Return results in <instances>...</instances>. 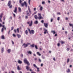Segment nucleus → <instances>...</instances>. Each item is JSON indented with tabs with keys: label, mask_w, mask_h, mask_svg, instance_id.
Instances as JSON below:
<instances>
[{
	"label": "nucleus",
	"mask_w": 73,
	"mask_h": 73,
	"mask_svg": "<svg viewBox=\"0 0 73 73\" xmlns=\"http://www.w3.org/2000/svg\"><path fill=\"white\" fill-rule=\"evenodd\" d=\"M38 23V22L37 21H36L34 22V24H37Z\"/></svg>",
	"instance_id": "obj_14"
},
{
	"label": "nucleus",
	"mask_w": 73,
	"mask_h": 73,
	"mask_svg": "<svg viewBox=\"0 0 73 73\" xmlns=\"http://www.w3.org/2000/svg\"><path fill=\"white\" fill-rule=\"evenodd\" d=\"M31 73H36L35 72H32Z\"/></svg>",
	"instance_id": "obj_64"
},
{
	"label": "nucleus",
	"mask_w": 73,
	"mask_h": 73,
	"mask_svg": "<svg viewBox=\"0 0 73 73\" xmlns=\"http://www.w3.org/2000/svg\"><path fill=\"white\" fill-rule=\"evenodd\" d=\"M17 68L18 70H20V68L19 66H17Z\"/></svg>",
	"instance_id": "obj_22"
},
{
	"label": "nucleus",
	"mask_w": 73,
	"mask_h": 73,
	"mask_svg": "<svg viewBox=\"0 0 73 73\" xmlns=\"http://www.w3.org/2000/svg\"><path fill=\"white\" fill-rule=\"evenodd\" d=\"M46 33H47V34H48V31H44V34H46Z\"/></svg>",
	"instance_id": "obj_28"
},
{
	"label": "nucleus",
	"mask_w": 73,
	"mask_h": 73,
	"mask_svg": "<svg viewBox=\"0 0 73 73\" xmlns=\"http://www.w3.org/2000/svg\"><path fill=\"white\" fill-rule=\"evenodd\" d=\"M31 0H28V3H29V5H30V3L31 2Z\"/></svg>",
	"instance_id": "obj_38"
},
{
	"label": "nucleus",
	"mask_w": 73,
	"mask_h": 73,
	"mask_svg": "<svg viewBox=\"0 0 73 73\" xmlns=\"http://www.w3.org/2000/svg\"><path fill=\"white\" fill-rule=\"evenodd\" d=\"M19 3L21 4V7H24L25 5V6L26 7H27V2H26L25 1L24 2V3H22V1L21 0H20L19 1Z\"/></svg>",
	"instance_id": "obj_1"
},
{
	"label": "nucleus",
	"mask_w": 73,
	"mask_h": 73,
	"mask_svg": "<svg viewBox=\"0 0 73 73\" xmlns=\"http://www.w3.org/2000/svg\"><path fill=\"white\" fill-rule=\"evenodd\" d=\"M51 32L52 33H53V34H55V33H56L54 31H52Z\"/></svg>",
	"instance_id": "obj_34"
},
{
	"label": "nucleus",
	"mask_w": 73,
	"mask_h": 73,
	"mask_svg": "<svg viewBox=\"0 0 73 73\" xmlns=\"http://www.w3.org/2000/svg\"><path fill=\"white\" fill-rule=\"evenodd\" d=\"M60 17H58L57 20H58V21H60Z\"/></svg>",
	"instance_id": "obj_42"
},
{
	"label": "nucleus",
	"mask_w": 73,
	"mask_h": 73,
	"mask_svg": "<svg viewBox=\"0 0 73 73\" xmlns=\"http://www.w3.org/2000/svg\"><path fill=\"white\" fill-rule=\"evenodd\" d=\"M17 7H15V10L14 11V12L15 13H17Z\"/></svg>",
	"instance_id": "obj_10"
},
{
	"label": "nucleus",
	"mask_w": 73,
	"mask_h": 73,
	"mask_svg": "<svg viewBox=\"0 0 73 73\" xmlns=\"http://www.w3.org/2000/svg\"><path fill=\"white\" fill-rule=\"evenodd\" d=\"M53 60L54 61H56V59H55V58H53Z\"/></svg>",
	"instance_id": "obj_56"
},
{
	"label": "nucleus",
	"mask_w": 73,
	"mask_h": 73,
	"mask_svg": "<svg viewBox=\"0 0 73 73\" xmlns=\"http://www.w3.org/2000/svg\"><path fill=\"white\" fill-rule=\"evenodd\" d=\"M11 73H15V72H14V71H12Z\"/></svg>",
	"instance_id": "obj_59"
},
{
	"label": "nucleus",
	"mask_w": 73,
	"mask_h": 73,
	"mask_svg": "<svg viewBox=\"0 0 73 73\" xmlns=\"http://www.w3.org/2000/svg\"><path fill=\"white\" fill-rule=\"evenodd\" d=\"M25 19H28V16H25Z\"/></svg>",
	"instance_id": "obj_35"
},
{
	"label": "nucleus",
	"mask_w": 73,
	"mask_h": 73,
	"mask_svg": "<svg viewBox=\"0 0 73 73\" xmlns=\"http://www.w3.org/2000/svg\"><path fill=\"white\" fill-rule=\"evenodd\" d=\"M18 9L19 10V12H21V8L19 7Z\"/></svg>",
	"instance_id": "obj_16"
},
{
	"label": "nucleus",
	"mask_w": 73,
	"mask_h": 73,
	"mask_svg": "<svg viewBox=\"0 0 73 73\" xmlns=\"http://www.w3.org/2000/svg\"><path fill=\"white\" fill-rule=\"evenodd\" d=\"M3 13H1L0 15V22H2V20L1 19V18L3 17Z\"/></svg>",
	"instance_id": "obj_8"
},
{
	"label": "nucleus",
	"mask_w": 73,
	"mask_h": 73,
	"mask_svg": "<svg viewBox=\"0 0 73 73\" xmlns=\"http://www.w3.org/2000/svg\"><path fill=\"white\" fill-rule=\"evenodd\" d=\"M69 25L70 27H72L73 26V24H70V23H69Z\"/></svg>",
	"instance_id": "obj_32"
},
{
	"label": "nucleus",
	"mask_w": 73,
	"mask_h": 73,
	"mask_svg": "<svg viewBox=\"0 0 73 73\" xmlns=\"http://www.w3.org/2000/svg\"><path fill=\"white\" fill-rule=\"evenodd\" d=\"M44 30L45 31H48V30L46 29H44Z\"/></svg>",
	"instance_id": "obj_43"
},
{
	"label": "nucleus",
	"mask_w": 73,
	"mask_h": 73,
	"mask_svg": "<svg viewBox=\"0 0 73 73\" xmlns=\"http://www.w3.org/2000/svg\"><path fill=\"white\" fill-rule=\"evenodd\" d=\"M61 42L62 44H64V43H65V42L63 41H61Z\"/></svg>",
	"instance_id": "obj_37"
},
{
	"label": "nucleus",
	"mask_w": 73,
	"mask_h": 73,
	"mask_svg": "<svg viewBox=\"0 0 73 73\" xmlns=\"http://www.w3.org/2000/svg\"><path fill=\"white\" fill-rule=\"evenodd\" d=\"M42 4H45V2L44 1H42Z\"/></svg>",
	"instance_id": "obj_45"
},
{
	"label": "nucleus",
	"mask_w": 73,
	"mask_h": 73,
	"mask_svg": "<svg viewBox=\"0 0 73 73\" xmlns=\"http://www.w3.org/2000/svg\"><path fill=\"white\" fill-rule=\"evenodd\" d=\"M60 46V43H58L57 46Z\"/></svg>",
	"instance_id": "obj_39"
},
{
	"label": "nucleus",
	"mask_w": 73,
	"mask_h": 73,
	"mask_svg": "<svg viewBox=\"0 0 73 73\" xmlns=\"http://www.w3.org/2000/svg\"><path fill=\"white\" fill-rule=\"evenodd\" d=\"M33 66H34V67H35V68H37V66H36V64H33Z\"/></svg>",
	"instance_id": "obj_33"
},
{
	"label": "nucleus",
	"mask_w": 73,
	"mask_h": 73,
	"mask_svg": "<svg viewBox=\"0 0 73 73\" xmlns=\"http://www.w3.org/2000/svg\"><path fill=\"white\" fill-rule=\"evenodd\" d=\"M28 9L30 14H32V12L31 11V10H30V8H29V7L28 8Z\"/></svg>",
	"instance_id": "obj_17"
},
{
	"label": "nucleus",
	"mask_w": 73,
	"mask_h": 73,
	"mask_svg": "<svg viewBox=\"0 0 73 73\" xmlns=\"http://www.w3.org/2000/svg\"><path fill=\"white\" fill-rule=\"evenodd\" d=\"M38 61L40 62H41V59H40V58H39V59H38Z\"/></svg>",
	"instance_id": "obj_36"
},
{
	"label": "nucleus",
	"mask_w": 73,
	"mask_h": 73,
	"mask_svg": "<svg viewBox=\"0 0 73 73\" xmlns=\"http://www.w3.org/2000/svg\"><path fill=\"white\" fill-rule=\"evenodd\" d=\"M7 5L9 8H12V5H11V1H9Z\"/></svg>",
	"instance_id": "obj_2"
},
{
	"label": "nucleus",
	"mask_w": 73,
	"mask_h": 73,
	"mask_svg": "<svg viewBox=\"0 0 73 73\" xmlns=\"http://www.w3.org/2000/svg\"><path fill=\"white\" fill-rule=\"evenodd\" d=\"M18 63H19V64H22V61H21V60H19L18 61Z\"/></svg>",
	"instance_id": "obj_13"
},
{
	"label": "nucleus",
	"mask_w": 73,
	"mask_h": 73,
	"mask_svg": "<svg viewBox=\"0 0 73 73\" xmlns=\"http://www.w3.org/2000/svg\"><path fill=\"white\" fill-rule=\"evenodd\" d=\"M24 62H25V64H27L28 65H30L29 62H28V61L27 59H24Z\"/></svg>",
	"instance_id": "obj_4"
},
{
	"label": "nucleus",
	"mask_w": 73,
	"mask_h": 73,
	"mask_svg": "<svg viewBox=\"0 0 73 73\" xmlns=\"http://www.w3.org/2000/svg\"><path fill=\"white\" fill-rule=\"evenodd\" d=\"M26 69H27L28 71L29 70H30V71H31V72L32 71V69H30L29 70V69L30 68V67H29V66H26Z\"/></svg>",
	"instance_id": "obj_9"
},
{
	"label": "nucleus",
	"mask_w": 73,
	"mask_h": 73,
	"mask_svg": "<svg viewBox=\"0 0 73 73\" xmlns=\"http://www.w3.org/2000/svg\"><path fill=\"white\" fill-rule=\"evenodd\" d=\"M13 36L14 37H15L16 35L14 34H13Z\"/></svg>",
	"instance_id": "obj_51"
},
{
	"label": "nucleus",
	"mask_w": 73,
	"mask_h": 73,
	"mask_svg": "<svg viewBox=\"0 0 73 73\" xmlns=\"http://www.w3.org/2000/svg\"><path fill=\"white\" fill-rule=\"evenodd\" d=\"M14 28V27H12L11 28V30L12 31V30H13Z\"/></svg>",
	"instance_id": "obj_47"
},
{
	"label": "nucleus",
	"mask_w": 73,
	"mask_h": 73,
	"mask_svg": "<svg viewBox=\"0 0 73 73\" xmlns=\"http://www.w3.org/2000/svg\"><path fill=\"white\" fill-rule=\"evenodd\" d=\"M61 1H62V2H65V1H64V0H60Z\"/></svg>",
	"instance_id": "obj_55"
},
{
	"label": "nucleus",
	"mask_w": 73,
	"mask_h": 73,
	"mask_svg": "<svg viewBox=\"0 0 73 73\" xmlns=\"http://www.w3.org/2000/svg\"><path fill=\"white\" fill-rule=\"evenodd\" d=\"M67 51H69V48H67L66 49Z\"/></svg>",
	"instance_id": "obj_53"
},
{
	"label": "nucleus",
	"mask_w": 73,
	"mask_h": 73,
	"mask_svg": "<svg viewBox=\"0 0 73 73\" xmlns=\"http://www.w3.org/2000/svg\"><path fill=\"white\" fill-rule=\"evenodd\" d=\"M41 22H42V23H44V20H42L41 21Z\"/></svg>",
	"instance_id": "obj_52"
},
{
	"label": "nucleus",
	"mask_w": 73,
	"mask_h": 73,
	"mask_svg": "<svg viewBox=\"0 0 73 73\" xmlns=\"http://www.w3.org/2000/svg\"><path fill=\"white\" fill-rule=\"evenodd\" d=\"M4 48H2L1 49V53H3L4 52Z\"/></svg>",
	"instance_id": "obj_12"
},
{
	"label": "nucleus",
	"mask_w": 73,
	"mask_h": 73,
	"mask_svg": "<svg viewBox=\"0 0 73 73\" xmlns=\"http://www.w3.org/2000/svg\"><path fill=\"white\" fill-rule=\"evenodd\" d=\"M37 54L39 56H41V54L40 53V52H37Z\"/></svg>",
	"instance_id": "obj_21"
},
{
	"label": "nucleus",
	"mask_w": 73,
	"mask_h": 73,
	"mask_svg": "<svg viewBox=\"0 0 73 73\" xmlns=\"http://www.w3.org/2000/svg\"><path fill=\"white\" fill-rule=\"evenodd\" d=\"M35 45V44H32L31 45V47H34V46Z\"/></svg>",
	"instance_id": "obj_44"
},
{
	"label": "nucleus",
	"mask_w": 73,
	"mask_h": 73,
	"mask_svg": "<svg viewBox=\"0 0 73 73\" xmlns=\"http://www.w3.org/2000/svg\"><path fill=\"white\" fill-rule=\"evenodd\" d=\"M21 57H23V54H21Z\"/></svg>",
	"instance_id": "obj_63"
},
{
	"label": "nucleus",
	"mask_w": 73,
	"mask_h": 73,
	"mask_svg": "<svg viewBox=\"0 0 73 73\" xmlns=\"http://www.w3.org/2000/svg\"><path fill=\"white\" fill-rule=\"evenodd\" d=\"M28 30H29V32L30 33V34H34L35 33V31L33 30H31V31L30 30V29H29L28 28Z\"/></svg>",
	"instance_id": "obj_6"
},
{
	"label": "nucleus",
	"mask_w": 73,
	"mask_h": 73,
	"mask_svg": "<svg viewBox=\"0 0 73 73\" xmlns=\"http://www.w3.org/2000/svg\"><path fill=\"white\" fill-rule=\"evenodd\" d=\"M69 59H67V63H68V62H69Z\"/></svg>",
	"instance_id": "obj_48"
},
{
	"label": "nucleus",
	"mask_w": 73,
	"mask_h": 73,
	"mask_svg": "<svg viewBox=\"0 0 73 73\" xmlns=\"http://www.w3.org/2000/svg\"><path fill=\"white\" fill-rule=\"evenodd\" d=\"M34 17L36 19H37L38 18L37 16L36 15H35V16H34Z\"/></svg>",
	"instance_id": "obj_25"
},
{
	"label": "nucleus",
	"mask_w": 73,
	"mask_h": 73,
	"mask_svg": "<svg viewBox=\"0 0 73 73\" xmlns=\"http://www.w3.org/2000/svg\"><path fill=\"white\" fill-rule=\"evenodd\" d=\"M7 52L8 53H9L11 52V49H9L7 50Z\"/></svg>",
	"instance_id": "obj_20"
},
{
	"label": "nucleus",
	"mask_w": 73,
	"mask_h": 73,
	"mask_svg": "<svg viewBox=\"0 0 73 73\" xmlns=\"http://www.w3.org/2000/svg\"><path fill=\"white\" fill-rule=\"evenodd\" d=\"M1 38L2 40H4L5 38V37H1Z\"/></svg>",
	"instance_id": "obj_26"
},
{
	"label": "nucleus",
	"mask_w": 73,
	"mask_h": 73,
	"mask_svg": "<svg viewBox=\"0 0 73 73\" xmlns=\"http://www.w3.org/2000/svg\"><path fill=\"white\" fill-rule=\"evenodd\" d=\"M53 19L52 18L51 19V22H52L53 21Z\"/></svg>",
	"instance_id": "obj_54"
},
{
	"label": "nucleus",
	"mask_w": 73,
	"mask_h": 73,
	"mask_svg": "<svg viewBox=\"0 0 73 73\" xmlns=\"http://www.w3.org/2000/svg\"><path fill=\"white\" fill-rule=\"evenodd\" d=\"M28 45H29V43H27L26 44L25 43H24L23 45V46H24V48H26V47H27L28 46Z\"/></svg>",
	"instance_id": "obj_7"
},
{
	"label": "nucleus",
	"mask_w": 73,
	"mask_h": 73,
	"mask_svg": "<svg viewBox=\"0 0 73 73\" xmlns=\"http://www.w3.org/2000/svg\"><path fill=\"white\" fill-rule=\"evenodd\" d=\"M2 27L3 28L2 29L1 32H3V31H4V29L6 30V27H5V26L4 25H2L0 23V27Z\"/></svg>",
	"instance_id": "obj_3"
},
{
	"label": "nucleus",
	"mask_w": 73,
	"mask_h": 73,
	"mask_svg": "<svg viewBox=\"0 0 73 73\" xmlns=\"http://www.w3.org/2000/svg\"><path fill=\"white\" fill-rule=\"evenodd\" d=\"M27 53H28V54H32V52L31 51H28Z\"/></svg>",
	"instance_id": "obj_15"
},
{
	"label": "nucleus",
	"mask_w": 73,
	"mask_h": 73,
	"mask_svg": "<svg viewBox=\"0 0 73 73\" xmlns=\"http://www.w3.org/2000/svg\"><path fill=\"white\" fill-rule=\"evenodd\" d=\"M13 16L14 17H16V15H15V13L13 14Z\"/></svg>",
	"instance_id": "obj_46"
},
{
	"label": "nucleus",
	"mask_w": 73,
	"mask_h": 73,
	"mask_svg": "<svg viewBox=\"0 0 73 73\" xmlns=\"http://www.w3.org/2000/svg\"><path fill=\"white\" fill-rule=\"evenodd\" d=\"M28 31L26 30L25 31V33L26 34V35H28Z\"/></svg>",
	"instance_id": "obj_29"
},
{
	"label": "nucleus",
	"mask_w": 73,
	"mask_h": 73,
	"mask_svg": "<svg viewBox=\"0 0 73 73\" xmlns=\"http://www.w3.org/2000/svg\"><path fill=\"white\" fill-rule=\"evenodd\" d=\"M44 26L47 28H48V23H44Z\"/></svg>",
	"instance_id": "obj_11"
},
{
	"label": "nucleus",
	"mask_w": 73,
	"mask_h": 73,
	"mask_svg": "<svg viewBox=\"0 0 73 73\" xmlns=\"http://www.w3.org/2000/svg\"><path fill=\"white\" fill-rule=\"evenodd\" d=\"M42 28H40L39 29L40 31H42Z\"/></svg>",
	"instance_id": "obj_58"
},
{
	"label": "nucleus",
	"mask_w": 73,
	"mask_h": 73,
	"mask_svg": "<svg viewBox=\"0 0 73 73\" xmlns=\"http://www.w3.org/2000/svg\"><path fill=\"white\" fill-rule=\"evenodd\" d=\"M57 15H61V13H60V12H58L57 13Z\"/></svg>",
	"instance_id": "obj_27"
},
{
	"label": "nucleus",
	"mask_w": 73,
	"mask_h": 73,
	"mask_svg": "<svg viewBox=\"0 0 73 73\" xmlns=\"http://www.w3.org/2000/svg\"><path fill=\"white\" fill-rule=\"evenodd\" d=\"M37 12L36 11V12H35L34 13L35 14H36V13H37Z\"/></svg>",
	"instance_id": "obj_57"
},
{
	"label": "nucleus",
	"mask_w": 73,
	"mask_h": 73,
	"mask_svg": "<svg viewBox=\"0 0 73 73\" xmlns=\"http://www.w3.org/2000/svg\"><path fill=\"white\" fill-rule=\"evenodd\" d=\"M27 15V16H30V14L28 12V11L26 12Z\"/></svg>",
	"instance_id": "obj_18"
},
{
	"label": "nucleus",
	"mask_w": 73,
	"mask_h": 73,
	"mask_svg": "<svg viewBox=\"0 0 73 73\" xmlns=\"http://www.w3.org/2000/svg\"><path fill=\"white\" fill-rule=\"evenodd\" d=\"M32 21H31V23L29 24V26L31 27L32 26Z\"/></svg>",
	"instance_id": "obj_23"
},
{
	"label": "nucleus",
	"mask_w": 73,
	"mask_h": 73,
	"mask_svg": "<svg viewBox=\"0 0 73 73\" xmlns=\"http://www.w3.org/2000/svg\"><path fill=\"white\" fill-rule=\"evenodd\" d=\"M41 58H42V59H45V56L43 55L42 56Z\"/></svg>",
	"instance_id": "obj_24"
},
{
	"label": "nucleus",
	"mask_w": 73,
	"mask_h": 73,
	"mask_svg": "<svg viewBox=\"0 0 73 73\" xmlns=\"http://www.w3.org/2000/svg\"><path fill=\"white\" fill-rule=\"evenodd\" d=\"M67 33H68V32H67V31H65V34H67Z\"/></svg>",
	"instance_id": "obj_61"
},
{
	"label": "nucleus",
	"mask_w": 73,
	"mask_h": 73,
	"mask_svg": "<svg viewBox=\"0 0 73 73\" xmlns=\"http://www.w3.org/2000/svg\"><path fill=\"white\" fill-rule=\"evenodd\" d=\"M70 72V70L69 69H68L67 71V73H69Z\"/></svg>",
	"instance_id": "obj_19"
},
{
	"label": "nucleus",
	"mask_w": 73,
	"mask_h": 73,
	"mask_svg": "<svg viewBox=\"0 0 73 73\" xmlns=\"http://www.w3.org/2000/svg\"><path fill=\"white\" fill-rule=\"evenodd\" d=\"M48 3H50V1L49 0H48Z\"/></svg>",
	"instance_id": "obj_50"
},
{
	"label": "nucleus",
	"mask_w": 73,
	"mask_h": 73,
	"mask_svg": "<svg viewBox=\"0 0 73 73\" xmlns=\"http://www.w3.org/2000/svg\"><path fill=\"white\" fill-rule=\"evenodd\" d=\"M17 31L18 33H19V28L17 29Z\"/></svg>",
	"instance_id": "obj_40"
},
{
	"label": "nucleus",
	"mask_w": 73,
	"mask_h": 73,
	"mask_svg": "<svg viewBox=\"0 0 73 73\" xmlns=\"http://www.w3.org/2000/svg\"><path fill=\"white\" fill-rule=\"evenodd\" d=\"M38 19L39 20H41L42 19H43V17H42L41 16V14L40 13H39L38 14Z\"/></svg>",
	"instance_id": "obj_5"
},
{
	"label": "nucleus",
	"mask_w": 73,
	"mask_h": 73,
	"mask_svg": "<svg viewBox=\"0 0 73 73\" xmlns=\"http://www.w3.org/2000/svg\"><path fill=\"white\" fill-rule=\"evenodd\" d=\"M5 17H3V20L4 21V20H5Z\"/></svg>",
	"instance_id": "obj_62"
},
{
	"label": "nucleus",
	"mask_w": 73,
	"mask_h": 73,
	"mask_svg": "<svg viewBox=\"0 0 73 73\" xmlns=\"http://www.w3.org/2000/svg\"><path fill=\"white\" fill-rule=\"evenodd\" d=\"M21 43L22 44H23V40H21Z\"/></svg>",
	"instance_id": "obj_60"
},
{
	"label": "nucleus",
	"mask_w": 73,
	"mask_h": 73,
	"mask_svg": "<svg viewBox=\"0 0 73 73\" xmlns=\"http://www.w3.org/2000/svg\"><path fill=\"white\" fill-rule=\"evenodd\" d=\"M11 42H12V44H13V45H14V42H13V41L12 40Z\"/></svg>",
	"instance_id": "obj_49"
},
{
	"label": "nucleus",
	"mask_w": 73,
	"mask_h": 73,
	"mask_svg": "<svg viewBox=\"0 0 73 73\" xmlns=\"http://www.w3.org/2000/svg\"><path fill=\"white\" fill-rule=\"evenodd\" d=\"M35 48L36 49H38V48L37 47V45H35Z\"/></svg>",
	"instance_id": "obj_30"
},
{
	"label": "nucleus",
	"mask_w": 73,
	"mask_h": 73,
	"mask_svg": "<svg viewBox=\"0 0 73 73\" xmlns=\"http://www.w3.org/2000/svg\"><path fill=\"white\" fill-rule=\"evenodd\" d=\"M17 36L18 37H21V35H19L18 34H17Z\"/></svg>",
	"instance_id": "obj_41"
},
{
	"label": "nucleus",
	"mask_w": 73,
	"mask_h": 73,
	"mask_svg": "<svg viewBox=\"0 0 73 73\" xmlns=\"http://www.w3.org/2000/svg\"><path fill=\"white\" fill-rule=\"evenodd\" d=\"M42 9H43L42 7H41L40 9V11H42Z\"/></svg>",
	"instance_id": "obj_31"
}]
</instances>
